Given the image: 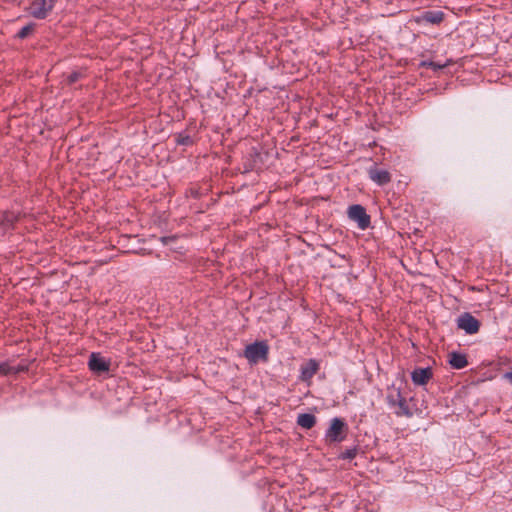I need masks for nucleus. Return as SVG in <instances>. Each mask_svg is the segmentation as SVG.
Masks as SVG:
<instances>
[{
    "label": "nucleus",
    "mask_w": 512,
    "mask_h": 512,
    "mask_svg": "<svg viewBox=\"0 0 512 512\" xmlns=\"http://www.w3.org/2000/svg\"><path fill=\"white\" fill-rule=\"evenodd\" d=\"M244 354L251 363H257L267 359L268 346L264 342L253 343L246 347Z\"/></svg>",
    "instance_id": "nucleus-1"
},
{
    "label": "nucleus",
    "mask_w": 512,
    "mask_h": 512,
    "mask_svg": "<svg viewBox=\"0 0 512 512\" xmlns=\"http://www.w3.org/2000/svg\"><path fill=\"white\" fill-rule=\"evenodd\" d=\"M344 429L345 423L341 419H332L330 427L326 432V441L330 443L342 441L345 437Z\"/></svg>",
    "instance_id": "nucleus-2"
},
{
    "label": "nucleus",
    "mask_w": 512,
    "mask_h": 512,
    "mask_svg": "<svg viewBox=\"0 0 512 512\" xmlns=\"http://www.w3.org/2000/svg\"><path fill=\"white\" fill-rule=\"evenodd\" d=\"M350 219L357 222L359 228L365 229L370 224V217L367 215L365 209L360 205H353L348 210Z\"/></svg>",
    "instance_id": "nucleus-3"
},
{
    "label": "nucleus",
    "mask_w": 512,
    "mask_h": 512,
    "mask_svg": "<svg viewBox=\"0 0 512 512\" xmlns=\"http://www.w3.org/2000/svg\"><path fill=\"white\" fill-rule=\"evenodd\" d=\"M51 0H34L30 6V13L39 19L45 18L52 9Z\"/></svg>",
    "instance_id": "nucleus-4"
},
{
    "label": "nucleus",
    "mask_w": 512,
    "mask_h": 512,
    "mask_svg": "<svg viewBox=\"0 0 512 512\" xmlns=\"http://www.w3.org/2000/svg\"><path fill=\"white\" fill-rule=\"evenodd\" d=\"M457 323L459 328L463 329L469 334L476 333L480 326L478 320L468 313L461 315L458 318Z\"/></svg>",
    "instance_id": "nucleus-5"
},
{
    "label": "nucleus",
    "mask_w": 512,
    "mask_h": 512,
    "mask_svg": "<svg viewBox=\"0 0 512 512\" xmlns=\"http://www.w3.org/2000/svg\"><path fill=\"white\" fill-rule=\"evenodd\" d=\"M88 365L92 371L97 373H102L109 370V362L96 353L91 354Z\"/></svg>",
    "instance_id": "nucleus-6"
},
{
    "label": "nucleus",
    "mask_w": 512,
    "mask_h": 512,
    "mask_svg": "<svg viewBox=\"0 0 512 512\" xmlns=\"http://www.w3.org/2000/svg\"><path fill=\"white\" fill-rule=\"evenodd\" d=\"M432 373L429 368H419L413 371L412 380L417 385H424L431 378Z\"/></svg>",
    "instance_id": "nucleus-7"
},
{
    "label": "nucleus",
    "mask_w": 512,
    "mask_h": 512,
    "mask_svg": "<svg viewBox=\"0 0 512 512\" xmlns=\"http://www.w3.org/2000/svg\"><path fill=\"white\" fill-rule=\"evenodd\" d=\"M369 176L374 182L378 183L379 185L386 184L390 181L389 173L386 170L382 169H370Z\"/></svg>",
    "instance_id": "nucleus-8"
},
{
    "label": "nucleus",
    "mask_w": 512,
    "mask_h": 512,
    "mask_svg": "<svg viewBox=\"0 0 512 512\" xmlns=\"http://www.w3.org/2000/svg\"><path fill=\"white\" fill-rule=\"evenodd\" d=\"M318 370V364L314 360L305 363L301 368V379L304 381L310 380Z\"/></svg>",
    "instance_id": "nucleus-9"
},
{
    "label": "nucleus",
    "mask_w": 512,
    "mask_h": 512,
    "mask_svg": "<svg viewBox=\"0 0 512 512\" xmlns=\"http://www.w3.org/2000/svg\"><path fill=\"white\" fill-rule=\"evenodd\" d=\"M449 363L456 369L464 368L467 365L466 357L462 354L451 353L449 354Z\"/></svg>",
    "instance_id": "nucleus-10"
},
{
    "label": "nucleus",
    "mask_w": 512,
    "mask_h": 512,
    "mask_svg": "<svg viewBox=\"0 0 512 512\" xmlns=\"http://www.w3.org/2000/svg\"><path fill=\"white\" fill-rule=\"evenodd\" d=\"M316 418L312 414H300L297 419L298 425L302 428L310 429L315 425Z\"/></svg>",
    "instance_id": "nucleus-11"
},
{
    "label": "nucleus",
    "mask_w": 512,
    "mask_h": 512,
    "mask_svg": "<svg viewBox=\"0 0 512 512\" xmlns=\"http://www.w3.org/2000/svg\"><path fill=\"white\" fill-rule=\"evenodd\" d=\"M425 20L430 23H439L443 19V13L442 12H427L424 16Z\"/></svg>",
    "instance_id": "nucleus-12"
},
{
    "label": "nucleus",
    "mask_w": 512,
    "mask_h": 512,
    "mask_svg": "<svg viewBox=\"0 0 512 512\" xmlns=\"http://www.w3.org/2000/svg\"><path fill=\"white\" fill-rule=\"evenodd\" d=\"M389 402L393 405L398 404L401 410L406 411L405 400L401 397L399 392H397L396 398L389 396Z\"/></svg>",
    "instance_id": "nucleus-13"
},
{
    "label": "nucleus",
    "mask_w": 512,
    "mask_h": 512,
    "mask_svg": "<svg viewBox=\"0 0 512 512\" xmlns=\"http://www.w3.org/2000/svg\"><path fill=\"white\" fill-rule=\"evenodd\" d=\"M21 370H24L23 367H19V368H14V367H10L9 365L3 363V364H0V373L2 374H9V373H17L18 371H21Z\"/></svg>",
    "instance_id": "nucleus-14"
},
{
    "label": "nucleus",
    "mask_w": 512,
    "mask_h": 512,
    "mask_svg": "<svg viewBox=\"0 0 512 512\" xmlns=\"http://www.w3.org/2000/svg\"><path fill=\"white\" fill-rule=\"evenodd\" d=\"M33 31V25L29 24L24 26L19 32L18 37L19 38H26L31 32Z\"/></svg>",
    "instance_id": "nucleus-15"
},
{
    "label": "nucleus",
    "mask_w": 512,
    "mask_h": 512,
    "mask_svg": "<svg viewBox=\"0 0 512 512\" xmlns=\"http://www.w3.org/2000/svg\"><path fill=\"white\" fill-rule=\"evenodd\" d=\"M356 453H357L356 449H348L341 454V458L351 460L356 456Z\"/></svg>",
    "instance_id": "nucleus-16"
},
{
    "label": "nucleus",
    "mask_w": 512,
    "mask_h": 512,
    "mask_svg": "<svg viewBox=\"0 0 512 512\" xmlns=\"http://www.w3.org/2000/svg\"><path fill=\"white\" fill-rule=\"evenodd\" d=\"M79 78V73L73 72L69 75L68 80L70 83L75 82Z\"/></svg>",
    "instance_id": "nucleus-17"
},
{
    "label": "nucleus",
    "mask_w": 512,
    "mask_h": 512,
    "mask_svg": "<svg viewBox=\"0 0 512 512\" xmlns=\"http://www.w3.org/2000/svg\"><path fill=\"white\" fill-rule=\"evenodd\" d=\"M429 66L433 67L434 69H440V68L445 67L446 64H439V63L431 62V63H429Z\"/></svg>",
    "instance_id": "nucleus-18"
},
{
    "label": "nucleus",
    "mask_w": 512,
    "mask_h": 512,
    "mask_svg": "<svg viewBox=\"0 0 512 512\" xmlns=\"http://www.w3.org/2000/svg\"><path fill=\"white\" fill-rule=\"evenodd\" d=\"M504 378L509 381L510 383H512V371L511 372H508V373H505L504 374Z\"/></svg>",
    "instance_id": "nucleus-19"
},
{
    "label": "nucleus",
    "mask_w": 512,
    "mask_h": 512,
    "mask_svg": "<svg viewBox=\"0 0 512 512\" xmlns=\"http://www.w3.org/2000/svg\"><path fill=\"white\" fill-rule=\"evenodd\" d=\"M170 240H171V239H170V238H167V237H163V238H162V242H163L164 244H167V243H168V241H170Z\"/></svg>",
    "instance_id": "nucleus-20"
}]
</instances>
